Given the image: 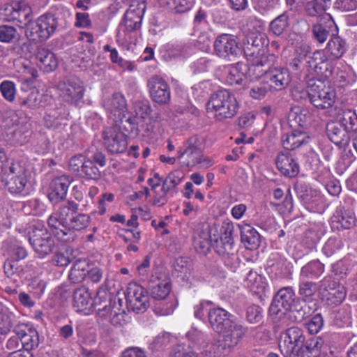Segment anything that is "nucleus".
<instances>
[{"label": "nucleus", "instance_id": "obj_1", "mask_svg": "<svg viewBox=\"0 0 357 357\" xmlns=\"http://www.w3.org/2000/svg\"><path fill=\"white\" fill-rule=\"evenodd\" d=\"M310 47L302 45L296 50L295 57L291 59L289 66L294 70H299L302 67L303 61L307 58L306 68L308 71L314 72L317 76L324 79H334L333 74L335 70L333 61L328 59L324 50H316L311 55Z\"/></svg>", "mask_w": 357, "mask_h": 357}, {"label": "nucleus", "instance_id": "obj_2", "mask_svg": "<svg viewBox=\"0 0 357 357\" xmlns=\"http://www.w3.org/2000/svg\"><path fill=\"white\" fill-rule=\"evenodd\" d=\"M311 303L316 305V303L312 301L307 303L305 301H301L296 297L292 287H286L279 289L275 295L271 310L273 311L275 308L278 307L276 310L278 312L280 310V307L286 311L296 312L299 318L303 319L311 314Z\"/></svg>", "mask_w": 357, "mask_h": 357}, {"label": "nucleus", "instance_id": "obj_3", "mask_svg": "<svg viewBox=\"0 0 357 357\" xmlns=\"http://www.w3.org/2000/svg\"><path fill=\"white\" fill-rule=\"evenodd\" d=\"M78 209V204L76 202L68 201L66 204L61 205L49 217L47 220L48 225L54 236L59 241L66 243V241L73 238V233L68 230V218L70 215H73Z\"/></svg>", "mask_w": 357, "mask_h": 357}, {"label": "nucleus", "instance_id": "obj_4", "mask_svg": "<svg viewBox=\"0 0 357 357\" xmlns=\"http://www.w3.org/2000/svg\"><path fill=\"white\" fill-rule=\"evenodd\" d=\"M29 241L39 257L44 258L56 250V244L52 234L38 221L32 223L27 231Z\"/></svg>", "mask_w": 357, "mask_h": 357}, {"label": "nucleus", "instance_id": "obj_5", "mask_svg": "<svg viewBox=\"0 0 357 357\" xmlns=\"http://www.w3.org/2000/svg\"><path fill=\"white\" fill-rule=\"evenodd\" d=\"M321 78L305 75V80L308 87V98L310 103L319 109H328L333 106L336 99L335 90L326 86Z\"/></svg>", "mask_w": 357, "mask_h": 357}, {"label": "nucleus", "instance_id": "obj_6", "mask_svg": "<svg viewBox=\"0 0 357 357\" xmlns=\"http://www.w3.org/2000/svg\"><path fill=\"white\" fill-rule=\"evenodd\" d=\"M57 17L51 13L40 16L36 21L29 24L25 36L31 41L40 42L47 40L58 27Z\"/></svg>", "mask_w": 357, "mask_h": 357}, {"label": "nucleus", "instance_id": "obj_7", "mask_svg": "<svg viewBox=\"0 0 357 357\" xmlns=\"http://www.w3.org/2000/svg\"><path fill=\"white\" fill-rule=\"evenodd\" d=\"M27 169L20 162H12L2 176V182L11 194H23L27 185Z\"/></svg>", "mask_w": 357, "mask_h": 357}, {"label": "nucleus", "instance_id": "obj_8", "mask_svg": "<svg viewBox=\"0 0 357 357\" xmlns=\"http://www.w3.org/2000/svg\"><path fill=\"white\" fill-rule=\"evenodd\" d=\"M57 90L62 101L73 105H77L82 100L85 91L82 82L76 77L60 81Z\"/></svg>", "mask_w": 357, "mask_h": 357}, {"label": "nucleus", "instance_id": "obj_9", "mask_svg": "<svg viewBox=\"0 0 357 357\" xmlns=\"http://www.w3.org/2000/svg\"><path fill=\"white\" fill-rule=\"evenodd\" d=\"M247 333L237 318L225 310V350L235 348Z\"/></svg>", "mask_w": 357, "mask_h": 357}, {"label": "nucleus", "instance_id": "obj_10", "mask_svg": "<svg viewBox=\"0 0 357 357\" xmlns=\"http://www.w3.org/2000/svg\"><path fill=\"white\" fill-rule=\"evenodd\" d=\"M102 138L105 149L111 153H123L127 149V136L121 131L118 124L106 127L102 130Z\"/></svg>", "mask_w": 357, "mask_h": 357}, {"label": "nucleus", "instance_id": "obj_11", "mask_svg": "<svg viewBox=\"0 0 357 357\" xmlns=\"http://www.w3.org/2000/svg\"><path fill=\"white\" fill-rule=\"evenodd\" d=\"M319 293L323 301L331 307L340 305L346 297L344 287L331 277H325L321 281Z\"/></svg>", "mask_w": 357, "mask_h": 357}, {"label": "nucleus", "instance_id": "obj_12", "mask_svg": "<svg viewBox=\"0 0 357 357\" xmlns=\"http://www.w3.org/2000/svg\"><path fill=\"white\" fill-rule=\"evenodd\" d=\"M304 342L303 331L298 327H291L283 333L280 349L284 357H298L297 349Z\"/></svg>", "mask_w": 357, "mask_h": 357}, {"label": "nucleus", "instance_id": "obj_13", "mask_svg": "<svg viewBox=\"0 0 357 357\" xmlns=\"http://www.w3.org/2000/svg\"><path fill=\"white\" fill-rule=\"evenodd\" d=\"M147 88L153 102L165 105L171 100V89L167 81L159 75H153L147 80Z\"/></svg>", "mask_w": 357, "mask_h": 357}, {"label": "nucleus", "instance_id": "obj_14", "mask_svg": "<svg viewBox=\"0 0 357 357\" xmlns=\"http://www.w3.org/2000/svg\"><path fill=\"white\" fill-rule=\"evenodd\" d=\"M193 245L196 251L201 254H206L209 250L211 245L215 252L221 255L223 253V238L222 235L215 237H211V233L208 229L197 230L193 237Z\"/></svg>", "mask_w": 357, "mask_h": 357}, {"label": "nucleus", "instance_id": "obj_15", "mask_svg": "<svg viewBox=\"0 0 357 357\" xmlns=\"http://www.w3.org/2000/svg\"><path fill=\"white\" fill-rule=\"evenodd\" d=\"M126 299L130 307L137 313L146 311L149 305L146 290L136 283L129 284Z\"/></svg>", "mask_w": 357, "mask_h": 357}, {"label": "nucleus", "instance_id": "obj_16", "mask_svg": "<svg viewBox=\"0 0 357 357\" xmlns=\"http://www.w3.org/2000/svg\"><path fill=\"white\" fill-rule=\"evenodd\" d=\"M6 10L8 12L6 14L7 20L15 23L21 28H23L24 26L27 28L29 24L32 22L31 8L24 0L17 2L10 8H6Z\"/></svg>", "mask_w": 357, "mask_h": 357}, {"label": "nucleus", "instance_id": "obj_17", "mask_svg": "<svg viewBox=\"0 0 357 357\" xmlns=\"http://www.w3.org/2000/svg\"><path fill=\"white\" fill-rule=\"evenodd\" d=\"M356 221L352 210L346 208L344 206H340L331 218V226L333 230L350 229L356 226Z\"/></svg>", "mask_w": 357, "mask_h": 357}, {"label": "nucleus", "instance_id": "obj_18", "mask_svg": "<svg viewBox=\"0 0 357 357\" xmlns=\"http://www.w3.org/2000/svg\"><path fill=\"white\" fill-rule=\"evenodd\" d=\"M259 73L266 75L271 83V87L276 91L285 89L291 82V75L286 68L275 67L268 70L261 69Z\"/></svg>", "mask_w": 357, "mask_h": 357}, {"label": "nucleus", "instance_id": "obj_19", "mask_svg": "<svg viewBox=\"0 0 357 357\" xmlns=\"http://www.w3.org/2000/svg\"><path fill=\"white\" fill-rule=\"evenodd\" d=\"M326 135L328 139L340 148L348 146L351 137V132L337 121L327 123Z\"/></svg>", "mask_w": 357, "mask_h": 357}, {"label": "nucleus", "instance_id": "obj_20", "mask_svg": "<svg viewBox=\"0 0 357 357\" xmlns=\"http://www.w3.org/2000/svg\"><path fill=\"white\" fill-rule=\"evenodd\" d=\"M146 10L144 3L130 5L124 15L123 24L126 31L134 32L140 29Z\"/></svg>", "mask_w": 357, "mask_h": 357}, {"label": "nucleus", "instance_id": "obj_21", "mask_svg": "<svg viewBox=\"0 0 357 357\" xmlns=\"http://www.w3.org/2000/svg\"><path fill=\"white\" fill-rule=\"evenodd\" d=\"M113 296L108 292L105 286L99 287L95 298L93 307L98 316L104 317L112 313V309L115 305Z\"/></svg>", "mask_w": 357, "mask_h": 357}, {"label": "nucleus", "instance_id": "obj_22", "mask_svg": "<svg viewBox=\"0 0 357 357\" xmlns=\"http://www.w3.org/2000/svg\"><path fill=\"white\" fill-rule=\"evenodd\" d=\"M234 226L230 221L225 220V245L227 244L231 246V252L225 254V266L231 268L232 271H235L238 265V257L237 255V249L235 247L234 239L233 237V231Z\"/></svg>", "mask_w": 357, "mask_h": 357}, {"label": "nucleus", "instance_id": "obj_23", "mask_svg": "<svg viewBox=\"0 0 357 357\" xmlns=\"http://www.w3.org/2000/svg\"><path fill=\"white\" fill-rule=\"evenodd\" d=\"M280 173L286 177L294 178L299 172V165L289 152L280 153L275 160Z\"/></svg>", "mask_w": 357, "mask_h": 357}, {"label": "nucleus", "instance_id": "obj_24", "mask_svg": "<svg viewBox=\"0 0 357 357\" xmlns=\"http://www.w3.org/2000/svg\"><path fill=\"white\" fill-rule=\"evenodd\" d=\"M70 181L66 176L54 178L50 185L48 198L52 204H57L63 200L68 192Z\"/></svg>", "mask_w": 357, "mask_h": 357}, {"label": "nucleus", "instance_id": "obj_25", "mask_svg": "<svg viewBox=\"0 0 357 357\" xmlns=\"http://www.w3.org/2000/svg\"><path fill=\"white\" fill-rule=\"evenodd\" d=\"M172 284L169 278L165 275L157 277L149 287L151 296L154 300H164L169 294Z\"/></svg>", "mask_w": 357, "mask_h": 357}, {"label": "nucleus", "instance_id": "obj_26", "mask_svg": "<svg viewBox=\"0 0 357 357\" xmlns=\"http://www.w3.org/2000/svg\"><path fill=\"white\" fill-rule=\"evenodd\" d=\"M103 106L114 115V118L117 117L118 119L123 120V118L125 117L126 102L122 94L119 93H114L111 98L104 100Z\"/></svg>", "mask_w": 357, "mask_h": 357}, {"label": "nucleus", "instance_id": "obj_27", "mask_svg": "<svg viewBox=\"0 0 357 357\" xmlns=\"http://www.w3.org/2000/svg\"><path fill=\"white\" fill-rule=\"evenodd\" d=\"M310 137L306 132L301 130H293L282 136L281 142L287 150H295L303 145L308 144Z\"/></svg>", "mask_w": 357, "mask_h": 357}, {"label": "nucleus", "instance_id": "obj_28", "mask_svg": "<svg viewBox=\"0 0 357 357\" xmlns=\"http://www.w3.org/2000/svg\"><path fill=\"white\" fill-rule=\"evenodd\" d=\"M36 59L37 65L45 73H50L58 66V61L54 54L45 47L38 48Z\"/></svg>", "mask_w": 357, "mask_h": 357}, {"label": "nucleus", "instance_id": "obj_29", "mask_svg": "<svg viewBox=\"0 0 357 357\" xmlns=\"http://www.w3.org/2000/svg\"><path fill=\"white\" fill-rule=\"evenodd\" d=\"M324 344V340L319 337H312L305 342L298 348V357H318L319 356L321 349Z\"/></svg>", "mask_w": 357, "mask_h": 357}, {"label": "nucleus", "instance_id": "obj_30", "mask_svg": "<svg viewBox=\"0 0 357 357\" xmlns=\"http://www.w3.org/2000/svg\"><path fill=\"white\" fill-rule=\"evenodd\" d=\"M326 52L330 55L333 59L341 58L347 50V44L345 40L339 36L332 33L327 45L326 47Z\"/></svg>", "mask_w": 357, "mask_h": 357}, {"label": "nucleus", "instance_id": "obj_31", "mask_svg": "<svg viewBox=\"0 0 357 357\" xmlns=\"http://www.w3.org/2000/svg\"><path fill=\"white\" fill-rule=\"evenodd\" d=\"M241 238L245 248L250 250H257L261 241V237L258 231L249 225L242 227Z\"/></svg>", "mask_w": 357, "mask_h": 357}, {"label": "nucleus", "instance_id": "obj_32", "mask_svg": "<svg viewBox=\"0 0 357 357\" xmlns=\"http://www.w3.org/2000/svg\"><path fill=\"white\" fill-rule=\"evenodd\" d=\"M77 211L71 215L68 225V230L73 233V237L69 241H66V243L73 242L77 238L76 231L86 228L89 225L91 220L89 215L84 213H77Z\"/></svg>", "mask_w": 357, "mask_h": 357}, {"label": "nucleus", "instance_id": "obj_33", "mask_svg": "<svg viewBox=\"0 0 357 357\" xmlns=\"http://www.w3.org/2000/svg\"><path fill=\"white\" fill-rule=\"evenodd\" d=\"M335 26L333 20H328L326 23H317L312 26V37L313 40L320 44L325 43L331 38L332 29Z\"/></svg>", "mask_w": 357, "mask_h": 357}, {"label": "nucleus", "instance_id": "obj_34", "mask_svg": "<svg viewBox=\"0 0 357 357\" xmlns=\"http://www.w3.org/2000/svg\"><path fill=\"white\" fill-rule=\"evenodd\" d=\"M92 305L91 294L86 287H81L75 290L73 293V307L77 311L86 310Z\"/></svg>", "mask_w": 357, "mask_h": 357}, {"label": "nucleus", "instance_id": "obj_35", "mask_svg": "<svg viewBox=\"0 0 357 357\" xmlns=\"http://www.w3.org/2000/svg\"><path fill=\"white\" fill-rule=\"evenodd\" d=\"M324 272V265L319 260L310 261L302 267L300 273V279L305 280L307 278H318Z\"/></svg>", "mask_w": 357, "mask_h": 357}, {"label": "nucleus", "instance_id": "obj_36", "mask_svg": "<svg viewBox=\"0 0 357 357\" xmlns=\"http://www.w3.org/2000/svg\"><path fill=\"white\" fill-rule=\"evenodd\" d=\"M308 119L306 111L298 106L291 107L287 116L289 123L292 128L304 127Z\"/></svg>", "mask_w": 357, "mask_h": 357}, {"label": "nucleus", "instance_id": "obj_37", "mask_svg": "<svg viewBox=\"0 0 357 357\" xmlns=\"http://www.w3.org/2000/svg\"><path fill=\"white\" fill-rule=\"evenodd\" d=\"M244 54L247 60L255 68H262V69H270V62L268 56L264 52H257V54L251 52L248 47L244 50Z\"/></svg>", "mask_w": 357, "mask_h": 357}, {"label": "nucleus", "instance_id": "obj_38", "mask_svg": "<svg viewBox=\"0 0 357 357\" xmlns=\"http://www.w3.org/2000/svg\"><path fill=\"white\" fill-rule=\"evenodd\" d=\"M89 265L85 260H77L69 273V278L74 283L82 282L86 277Z\"/></svg>", "mask_w": 357, "mask_h": 357}, {"label": "nucleus", "instance_id": "obj_39", "mask_svg": "<svg viewBox=\"0 0 357 357\" xmlns=\"http://www.w3.org/2000/svg\"><path fill=\"white\" fill-rule=\"evenodd\" d=\"M243 64L237 62L235 65H229L227 67V77L226 82L229 85H241L244 77L242 71Z\"/></svg>", "mask_w": 357, "mask_h": 357}, {"label": "nucleus", "instance_id": "obj_40", "mask_svg": "<svg viewBox=\"0 0 357 357\" xmlns=\"http://www.w3.org/2000/svg\"><path fill=\"white\" fill-rule=\"evenodd\" d=\"M222 107L223 100L220 98V94L218 93L213 94L207 103V112L211 113L218 121H222L223 119Z\"/></svg>", "mask_w": 357, "mask_h": 357}, {"label": "nucleus", "instance_id": "obj_41", "mask_svg": "<svg viewBox=\"0 0 357 357\" xmlns=\"http://www.w3.org/2000/svg\"><path fill=\"white\" fill-rule=\"evenodd\" d=\"M289 26V16L286 12L272 20L269 25L270 31L275 36L282 35Z\"/></svg>", "mask_w": 357, "mask_h": 357}, {"label": "nucleus", "instance_id": "obj_42", "mask_svg": "<svg viewBox=\"0 0 357 357\" xmlns=\"http://www.w3.org/2000/svg\"><path fill=\"white\" fill-rule=\"evenodd\" d=\"M208 321L212 328L219 334L223 333V309L218 307L210 310Z\"/></svg>", "mask_w": 357, "mask_h": 357}, {"label": "nucleus", "instance_id": "obj_43", "mask_svg": "<svg viewBox=\"0 0 357 357\" xmlns=\"http://www.w3.org/2000/svg\"><path fill=\"white\" fill-rule=\"evenodd\" d=\"M264 317V311L259 305L251 304L245 310V319L250 324L261 323Z\"/></svg>", "mask_w": 357, "mask_h": 357}, {"label": "nucleus", "instance_id": "obj_44", "mask_svg": "<svg viewBox=\"0 0 357 357\" xmlns=\"http://www.w3.org/2000/svg\"><path fill=\"white\" fill-rule=\"evenodd\" d=\"M78 175L86 179L98 180L101 173L93 161L87 159Z\"/></svg>", "mask_w": 357, "mask_h": 357}, {"label": "nucleus", "instance_id": "obj_45", "mask_svg": "<svg viewBox=\"0 0 357 357\" xmlns=\"http://www.w3.org/2000/svg\"><path fill=\"white\" fill-rule=\"evenodd\" d=\"M337 121L342 123L351 134L357 132V114L355 111L350 109L345 110L344 116Z\"/></svg>", "mask_w": 357, "mask_h": 357}, {"label": "nucleus", "instance_id": "obj_46", "mask_svg": "<svg viewBox=\"0 0 357 357\" xmlns=\"http://www.w3.org/2000/svg\"><path fill=\"white\" fill-rule=\"evenodd\" d=\"M244 282L245 287L255 292L259 289H264V287L262 277L258 275L257 272H254L252 271H250L248 272Z\"/></svg>", "mask_w": 357, "mask_h": 357}, {"label": "nucleus", "instance_id": "obj_47", "mask_svg": "<svg viewBox=\"0 0 357 357\" xmlns=\"http://www.w3.org/2000/svg\"><path fill=\"white\" fill-rule=\"evenodd\" d=\"M139 119L135 115V116H129L123 118V120L118 119L117 117L114 118V121L115 122V124H118V123H120V126H119L120 128L123 127L126 131H127L129 133H134L138 131V124H139Z\"/></svg>", "mask_w": 357, "mask_h": 357}, {"label": "nucleus", "instance_id": "obj_48", "mask_svg": "<svg viewBox=\"0 0 357 357\" xmlns=\"http://www.w3.org/2000/svg\"><path fill=\"white\" fill-rule=\"evenodd\" d=\"M225 52L234 56L241 52L240 43L236 36L225 33Z\"/></svg>", "mask_w": 357, "mask_h": 357}, {"label": "nucleus", "instance_id": "obj_49", "mask_svg": "<svg viewBox=\"0 0 357 357\" xmlns=\"http://www.w3.org/2000/svg\"><path fill=\"white\" fill-rule=\"evenodd\" d=\"M187 338L197 347L198 350L204 348L206 342L204 333L197 328H191L186 334Z\"/></svg>", "mask_w": 357, "mask_h": 357}, {"label": "nucleus", "instance_id": "obj_50", "mask_svg": "<svg viewBox=\"0 0 357 357\" xmlns=\"http://www.w3.org/2000/svg\"><path fill=\"white\" fill-rule=\"evenodd\" d=\"M151 112V107L147 100L137 101L134 104V112L139 119L146 120L150 118Z\"/></svg>", "mask_w": 357, "mask_h": 357}, {"label": "nucleus", "instance_id": "obj_51", "mask_svg": "<svg viewBox=\"0 0 357 357\" xmlns=\"http://www.w3.org/2000/svg\"><path fill=\"white\" fill-rule=\"evenodd\" d=\"M343 247L342 239L337 237H331L325 243L322 251L326 257H331Z\"/></svg>", "mask_w": 357, "mask_h": 357}, {"label": "nucleus", "instance_id": "obj_52", "mask_svg": "<svg viewBox=\"0 0 357 357\" xmlns=\"http://www.w3.org/2000/svg\"><path fill=\"white\" fill-rule=\"evenodd\" d=\"M19 34L17 29L12 26H0V42L10 43L14 40L17 39Z\"/></svg>", "mask_w": 357, "mask_h": 357}, {"label": "nucleus", "instance_id": "obj_53", "mask_svg": "<svg viewBox=\"0 0 357 357\" xmlns=\"http://www.w3.org/2000/svg\"><path fill=\"white\" fill-rule=\"evenodd\" d=\"M225 92L227 93V98L225 100V108L227 109V111H225V119L232 118L238 112V104L236 98L233 95L225 89Z\"/></svg>", "mask_w": 357, "mask_h": 357}, {"label": "nucleus", "instance_id": "obj_54", "mask_svg": "<svg viewBox=\"0 0 357 357\" xmlns=\"http://www.w3.org/2000/svg\"><path fill=\"white\" fill-rule=\"evenodd\" d=\"M315 291L316 285L314 282L300 279L298 294L302 296V301L306 302V298L312 296Z\"/></svg>", "mask_w": 357, "mask_h": 357}, {"label": "nucleus", "instance_id": "obj_55", "mask_svg": "<svg viewBox=\"0 0 357 357\" xmlns=\"http://www.w3.org/2000/svg\"><path fill=\"white\" fill-rule=\"evenodd\" d=\"M324 326V319L320 313L316 314L305 323V327L310 334H317Z\"/></svg>", "mask_w": 357, "mask_h": 357}, {"label": "nucleus", "instance_id": "obj_56", "mask_svg": "<svg viewBox=\"0 0 357 357\" xmlns=\"http://www.w3.org/2000/svg\"><path fill=\"white\" fill-rule=\"evenodd\" d=\"M6 255L8 259L18 261L24 259L27 256V252L23 247L15 244L8 248Z\"/></svg>", "mask_w": 357, "mask_h": 357}, {"label": "nucleus", "instance_id": "obj_57", "mask_svg": "<svg viewBox=\"0 0 357 357\" xmlns=\"http://www.w3.org/2000/svg\"><path fill=\"white\" fill-rule=\"evenodd\" d=\"M3 270L6 275L14 280H16V277L19 275L22 268L17 266V261L10 259H6L3 264Z\"/></svg>", "mask_w": 357, "mask_h": 357}, {"label": "nucleus", "instance_id": "obj_58", "mask_svg": "<svg viewBox=\"0 0 357 357\" xmlns=\"http://www.w3.org/2000/svg\"><path fill=\"white\" fill-rule=\"evenodd\" d=\"M88 160H91L93 162L97 163L100 167H104L106 165V157L105 154L96 149L94 146H90L86 151Z\"/></svg>", "mask_w": 357, "mask_h": 357}, {"label": "nucleus", "instance_id": "obj_59", "mask_svg": "<svg viewBox=\"0 0 357 357\" xmlns=\"http://www.w3.org/2000/svg\"><path fill=\"white\" fill-rule=\"evenodd\" d=\"M27 335L20 342L22 347H26L28 349H33L34 347H37L39 343V338L37 331L35 329H29Z\"/></svg>", "mask_w": 357, "mask_h": 357}, {"label": "nucleus", "instance_id": "obj_60", "mask_svg": "<svg viewBox=\"0 0 357 357\" xmlns=\"http://www.w3.org/2000/svg\"><path fill=\"white\" fill-rule=\"evenodd\" d=\"M0 91L3 97L9 102H13L15 96V85L11 81H3L0 84Z\"/></svg>", "mask_w": 357, "mask_h": 357}, {"label": "nucleus", "instance_id": "obj_61", "mask_svg": "<svg viewBox=\"0 0 357 357\" xmlns=\"http://www.w3.org/2000/svg\"><path fill=\"white\" fill-rule=\"evenodd\" d=\"M268 91V86L265 83L253 85L249 91L250 97L256 100L264 98Z\"/></svg>", "mask_w": 357, "mask_h": 357}, {"label": "nucleus", "instance_id": "obj_62", "mask_svg": "<svg viewBox=\"0 0 357 357\" xmlns=\"http://www.w3.org/2000/svg\"><path fill=\"white\" fill-rule=\"evenodd\" d=\"M249 48L251 52L254 54H257V52H264L262 38L258 36H250L247 40V43L245 44L244 49Z\"/></svg>", "mask_w": 357, "mask_h": 357}, {"label": "nucleus", "instance_id": "obj_63", "mask_svg": "<svg viewBox=\"0 0 357 357\" xmlns=\"http://www.w3.org/2000/svg\"><path fill=\"white\" fill-rule=\"evenodd\" d=\"M40 103L39 93L38 91H31L28 96L22 101L21 105L26 106L30 109H36L39 106Z\"/></svg>", "mask_w": 357, "mask_h": 357}, {"label": "nucleus", "instance_id": "obj_64", "mask_svg": "<svg viewBox=\"0 0 357 357\" xmlns=\"http://www.w3.org/2000/svg\"><path fill=\"white\" fill-rule=\"evenodd\" d=\"M333 314L336 324L340 326L350 324V314L346 309L340 308L334 311Z\"/></svg>", "mask_w": 357, "mask_h": 357}]
</instances>
